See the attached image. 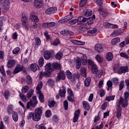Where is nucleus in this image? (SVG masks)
Returning <instances> with one entry per match:
<instances>
[{
    "label": "nucleus",
    "mask_w": 129,
    "mask_h": 129,
    "mask_svg": "<svg viewBox=\"0 0 129 129\" xmlns=\"http://www.w3.org/2000/svg\"><path fill=\"white\" fill-rule=\"evenodd\" d=\"M42 113H43L42 108H36L34 113H33V120L34 121H39V120H40L42 117Z\"/></svg>",
    "instance_id": "nucleus-1"
},
{
    "label": "nucleus",
    "mask_w": 129,
    "mask_h": 129,
    "mask_svg": "<svg viewBox=\"0 0 129 129\" xmlns=\"http://www.w3.org/2000/svg\"><path fill=\"white\" fill-rule=\"evenodd\" d=\"M128 97H129V92L127 91H126L124 93V99L122 97H120L119 100L117 101H120V100H122V107L123 108H125V107H127V105H128Z\"/></svg>",
    "instance_id": "nucleus-2"
},
{
    "label": "nucleus",
    "mask_w": 129,
    "mask_h": 129,
    "mask_svg": "<svg viewBox=\"0 0 129 129\" xmlns=\"http://www.w3.org/2000/svg\"><path fill=\"white\" fill-rule=\"evenodd\" d=\"M122 102V100H120V101H117L116 102V116L117 118L118 119H120L121 117V111H122V108H121V106H122V104L121 103ZM121 105V106H120Z\"/></svg>",
    "instance_id": "nucleus-3"
},
{
    "label": "nucleus",
    "mask_w": 129,
    "mask_h": 129,
    "mask_svg": "<svg viewBox=\"0 0 129 129\" xmlns=\"http://www.w3.org/2000/svg\"><path fill=\"white\" fill-rule=\"evenodd\" d=\"M38 104V101L37 100V96H33L32 97V100H30L29 102L27 103L26 108L29 109L31 108V106L32 107H35Z\"/></svg>",
    "instance_id": "nucleus-4"
},
{
    "label": "nucleus",
    "mask_w": 129,
    "mask_h": 129,
    "mask_svg": "<svg viewBox=\"0 0 129 129\" xmlns=\"http://www.w3.org/2000/svg\"><path fill=\"white\" fill-rule=\"evenodd\" d=\"M55 56V52L53 50H45L43 53V56L45 60H50Z\"/></svg>",
    "instance_id": "nucleus-5"
},
{
    "label": "nucleus",
    "mask_w": 129,
    "mask_h": 129,
    "mask_svg": "<svg viewBox=\"0 0 129 129\" xmlns=\"http://www.w3.org/2000/svg\"><path fill=\"white\" fill-rule=\"evenodd\" d=\"M66 75L69 80H71L72 82H74L77 79V75L76 74H73L69 70L66 71Z\"/></svg>",
    "instance_id": "nucleus-6"
},
{
    "label": "nucleus",
    "mask_w": 129,
    "mask_h": 129,
    "mask_svg": "<svg viewBox=\"0 0 129 129\" xmlns=\"http://www.w3.org/2000/svg\"><path fill=\"white\" fill-rule=\"evenodd\" d=\"M62 89H60L59 90L58 93L56 95V99H59L60 97H65V94H66V87H65L64 86H62Z\"/></svg>",
    "instance_id": "nucleus-7"
},
{
    "label": "nucleus",
    "mask_w": 129,
    "mask_h": 129,
    "mask_svg": "<svg viewBox=\"0 0 129 129\" xmlns=\"http://www.w3.org/2000/svg\"><path fill=\"white\" fill-rule=\"evenodd\" d=\"M128 72V67L127 66H122L120 67V69L118 72V74L121 75V74H125Z\"/></svg>",
    "instance_id": "nucleus-8"
},
{
    "label": "nucleus",
    "mask_w": 129,
    "mask_h": 129,
    "mask_svg": "<svg viewBox=\"0 0 129 129\" xmlns=\"http://www.w3.org/2000/svg\"><path fill=\"white\" fill-rule=\"evenodd\" d=\"M57 7H50L48 8L45 11V15H52V14H54L57 12Z\"/></svg>",
    "instance_id": "nucleus-9"
},
{
    "label": "nucleus",
    "mask_w": 129,
    "mask_h": 129,
    "mask_svg": "<svg viewBox=\"0 0 129 129\" xmlns=\"http://www.w3.org/2000/svg\"><path fill=\"white\" fill-rule=\"evenodd\" d=\"M66 79V76L65 75V72L64 71H60L57 74V80L60 81V80H65Z\"/></svg>",
    "instance_id": "nucleus-10"
},
{
    "label": "nucleus",
    "mask_w": 129,
    "mask_h": 129,
    "mask_svg": "<svg viewBox=\"0 0 129 129\" xmlns=\"http://www.w3.org/2000/svg\"><path fill=\"white\" fill-rule=\"evenodd\" d=\"M30 19L31 21H32V22H34V23H38L40 21L39 17L36 16L35 12H32L30 14Z\"/></svg>",
    "instance_id": "nucleus-11"
},
{
    "label": "nucleus",
    "mask_w": 129,
    "mask_h": 129,
    "mask_svg": "<svg viewBox=\"0 0 129 129\" xmlns=\"http://www.w3.org/2000/svg\"><path fill=\"white\" fill-rule=\"evenodd\" d=\"M74 118L73 119V122L75 123V122H77L78 121V119L79 118V115H80V110L78 109L76 110L74 114Z\"/></svg>",
    "instance_id": "nucleus-12"
},
{
    "label": "nucleus",
    "mask_w": 129,
    "mask_h": 129,
    "mask_svg": "<svg viewBox=\"0 0 129 129\" xmlns=\"http://www.w3.org/2000/svg\"><path fill=\"white\" fill-rule=\"evenodd\" d=\"M24 69V66H21L20 64H18L13 72V74H18L19 72H21Z\"/></svg>",
    "instance_id": "nucleus-13"
},
{
    "label": "nucleus",
    "mask_w": 129,
    "mask_h": 129,
    "mask_svg": "<svg viewBox=\"0 0 129 129\" xmlns=\"http://www.w3.org/2000/svg\"><path fill=\"white\" fill-rule=\"evenodd\" d=\"M30 70L32 71V72H36L37 70H40V67H39V65L38 64L34 63H32L30 65Z\"/></svg>",
    "instance_id": "nucleus-14"
},
{
    "label": "nucleus",
    "mask_w": 129,
    "mask_h": 129,
    "mask_svg": "<svg viewBox=\"0 0 129 129\" xmlns=\"http://www.w3.org/2000/svg\"><path fill=\"white\" fill-rule=\"evenodd\" d=\"M78 22V25H82L83 23H85V22H87L88 21V18L85 17L84 16H81L78 17L77 19Z\"/></svg>",
    "instance_id": "nucleus-15"
},
{
    "label": "nucleus",
    "mask_w": 129,
    "mask_h": 129,
    "mask_svg": "<svg viewBox=\"0 0 129 129\" xmlns=\"http://www.w3.org/2000/svg\"><path fill=\"white\" fill-rule=\"evenodd\" d=\"M52 75V73L49 71H46V72L43 73L41 72L40 73L39 77L40 78H43V77H50Z\"/></svg>",
    "instance_id": "nucleus-16"
},
{
    "label": "nucleus",
    "mask_w": 129,
    "mask_h": 129,
    "mask_svg": "<svg viewBox=\"0 0 129 129\" xmlns=\"http://www.w3.org/2000/svg\"><path fill=\"white\" fill-rule=\"evenodd\" d=\"M10 0H5L3 4L2 8L5 11H8L10 9Z\"/></svg>",
    "instance_id": "nucleus-17"
},
{
    "label": "nucleus",
    "mask_w": 129,
    "mask_h": 129,
    "mask_svg": "<svg viewBox=\"0 0 129 129\" xmlns=\"http://www.w3.org/2000/svg\"><path fill=\"white\" fill-rule=\"evenodd\" d=\"M7 112L9 115L13 114L14 112H15L14 111V105H13V104H10L8 106L7 108Z\"/></svg>",
    "instance_id": "nucleus-18"
},
{
    "label": "nucleus",
    "mask_w": 129,
    "mask_h": 129,
    "mask_svg": "<svg viewBox=\"0 0 129 129\" xmlns=\"http://www.w3.org/2000/svg\"><path fill=\"white\" fill-rule=\"evenodd\" d=\"M43 5V2L42 1L35 0L34 2V6L36 9H40L42 8Z\"/></svg>",
    "instance_id": "nucleus-19"
},
{
    "label": "nucleus",
    "mask_w": 129,
    "mask_h": 129,
    "mask_svg": "<svg viewBox=\"0 0 129 129\" xmlns=\"http://www.w3.org/2000/svg\"><path fill=\"white\" fill-rule=\"evenodd\" d=\"M95 50L98 53H102L103 52V47H102V45L100 44H97L95 46Z\"/></svg>",
    "instance_id": "nucleus-20"
},
{
    "label": "nucleus",
    "mask_w": 129,
    "mask_h": 129,
    "mask_svg": "<svg viewBox=\"0 0 129 129\" xmlns=\"http://www.w3.org/2000/svg\"><path fill=\"white\" fill-rule=\"evenodd\" d=\"M82 106L85 110H87V111L90 110V105L88 102L86 101H83Z\"/></svg>",
    "instance_id": "nucleus-21"
},
{
    "label": "nucleus",
    "mask_w": 129,
    "mask_h": 129,
    "mask_svg": "<svg viewBox=\"0 0 129 129\" xmlns=\"http://www.w3.org/2000/svg\"><path fill=\"white\" fill-rule=\"evenodd\" d=\"M21 21L22 22V25L27 29V23H28V17L26 15H22L21 18Z\"/></svg>",
    "instance_id": "nucleus-22"
},
{
    "label": "nucleus",
    "mask_w": 129,
    "mask_h": 129,
    "mask_svg": "<svg viewBox=\"0 0 129 129\" xmlns=\"http://www.w3.org/2000/svg\"><path fill=\"white\" fill-rule=\"evenodd\" d=\"M51 67L52 68V71H54V70H60L61 69V65L57 62L51 63Z\"/></svg>",
    "instance_id": "nucleus-23"
},
{
    "label": "nucleus",
    "mask_w": 129,
    "mask_h": 129,
    "mask_svg": "<svg viewBox=\"0 0 129 129\" xmlns=\"http://www.w3.org/2000/svg\"><path fill=\"white\" fill-rule=\"evenodd\" d=\"M123 32H124V30L121 28H120V29L114 30L112 32V35H113V36H118V35H120V34H122Z\"/></svg>",
    "instance_id": "nucleus-24"
},
{
    "label": "nucleus",
    "mask_w": 129,
    "mask_h": 129,
    "mask_svg": "<svg viewBox=\"0 0 129 129\" xmlns=\"http://www.w3.org/2000/svg\"><path fill=\"white\" fill-rule=\"evenodd\" d=\"M15 65H16V60L14 59L9 60L7 63L8 68H13Z\"/></svg>",
    "instance_id": "nucleus-25"
},
{
    "label": "nucleus",
    "mask_w": 129,
    "mask_h": 129,
    "mask_svg": "<svg viewBox=\"0 0 129 129\" xmlns=\"http://www.w3.org/2000/svg\"><path fill=\"white\" fill-rule=\"evenodd\" d=\"M113 59V54L111 52H109L106 53V60L107 61H112Z\"/></svg>",
    "instance_id": "nucleus-26"
},
{
    "label": "nucleus",
    "mask_w": 129,
    "mask_h": 129,
    "mask_svg": "<svg viewBox=\"0 0 129 129\" xmlns=\"http://www.w3.org/2000/svg\"><path fill=\"white\" fill-rule=\"evenodd\" d=\"M3 96H4L5 99L6 100H9V98H10V96H11V92L10 90H5L3 93Z\"/></svg>",
    "instance_id": "nucleus-27"
},
{
    "label": "nucleus",
    "mask_w": 129,
    "mask_h": 129,
    "mask_svg": "<svg viewBox=\"0 0 129 129\" xmlns=\"http://www.w3.org/2000/svg\"><path fill=\"white\" fill-rule=\"evenodd\" d=\"M72 19H73V15H68L64 17V18L61 21V23L62 24L64 23H67V22L70 21V20H72Z\"/></svg>",
    "instance_id": "nucleus-28"
},
{
    "label": "nucleus",
    "mask_w": 129,
    "mask_h": 129,
    "mask_svg": "<svg viewBox=\"0 0 129 129\" xmlns=\"http://www.w3.org/2000/svg\"><path fill=\"white\" fill-rule=\"evenodd\" d=\"M60 33L63 36H71V35H73V32L67 30L60 31Z\"/></svg>",
    "instance_id": "nucleus-29"
},
{
    "label": "nucleus",
    "mask_w": 129,
    "mask_h": 129,
    "mask_svg": "<svg viewBox=\"0 0 129 129\" xmlns=\"http://www.w3.org/2000/svg\"><path fill=\"white\" fill-rule=\"evenodd\" d=\"M35 48H39L40 45H41V39L39 37H36L35 39Z\"/></svg>",
    "instance_id": "nucleus-30"
},
{
    "label": "nucleus",
    "mask_w": 129,
    "mask_h": 129,
    "mask_svg": "<svg viewBox=\"0 0 129 129\" xmlns=\"http://www.w3.org/2000/svg\"><path fill=\"white\" fill-rule=\"evenodd\" d=\"M55 101H54V99L50 98H49L48 100V106L50 108H52V107H54L55 106Z\"/></svg>",
    "instance_id": "nucleus-31"
},
{
    "label": "nucleus",
    "mask_w": 129,
    "mask_h": 129,
    "mask_svg": "<svg viewBox=\"0 0 129 129\" xmlns=\"http://www.w3.org/2000/svg\"><path fill=\"white\" fill-rule=\"evenodd\" d=\"M81 75L83 77H86L87 76V74L86 72V69L85 67H82L80 69Z\"/></svg>",
    "instance_id": "nucleus-32"
},
{
    "label": "nucleus",
    "mask_w": 129,
    "mask_h": 129,
    "mask_svg": "<svg viewBox=\"0 0 129 129\" xmlns=\"http://www.w3.org/2000/svg\"><path fill=\"white\" fill-rule=\"evenodd\" d=\"M26 82L28 85H31L33 83V79H32V77L30 75L26 76Z\"/></svg>",
    "instance_id": "nucleus-33"
},
{
    "label": "nucleus",
    "mask_w": 129,
    "mask_h": 129,
    "mask_svg": "<svg viewBox=\"0 0 129 129\" xmlns=\"http://www.w3.org/2000/svg\"><path fill=\"white\" fill-rule=\"evenodd\" d=\"M90 82H91V78L90 77L86 78L84 82L85 86H86V87H89L90 85Z\"/></svg>",
    "instance_id": "nucleus-34"
},
{
    "label": "nucleus",
    "mask_w": 129,
    "mask_h": 129,
    "mask_svg": "<svg viewBox=\"0 0 129 129\" xmlns=\"http://www.w3.org/2000/svg\"><path fill=\"white\" fill-rule=\"evenodd\" d=\"M45 71H49V70H51V71H53V69L52 68V64L51 63L47 62L45 66Z\"/></svg>",
    "instance_id": "nucleus-35"
},
{
    "label": "nucleus",
    "mask_w": 129,
    "mask_h": 129,
    "mask_svg": "<svg viewBox=\"0 0 129 129\" xmlns=\"http://www.w3.org/2000/svg\"><path fill=\"white\" fill-rule=\"evenodd\" d=\"M91 71L93 74H97V72L98 71V68L97 67V65L95 64L91 67Z\"/></svg>",
    "instance_id": "nucleus-36"
},
{
    "label": "nucleus",
    "mask_w": 129,
    "mask_h": 129,
    "mask_svg": "<svg viewBox=\"0 0 129 129\" xmlns=\"http://www.w3.org/2000/svg\"><path fill=\"white\" fill-rule=\"evenodd\" d=\"M12 118L15 122H17L19 120V116H18V113L17 112H14L12 114Z\"/></svg>",
    "instance_id": "nucleus-37"
},
{
    "label": "nucleus",
    "mask_w": 129,
    "mask_h": 129,
    "mask_svg": "<svg viewBox=\"0 0 129 129\" xmlns=\"http://www.w3.org/2000/svg\"><path fill=\"white\" fill-rule=\"evenodd\" d=\"M95 59L97 60V62L98 63H101L102 62H103V57L101 56H100L99 54H97L95 56Z\"/></svg>",
    "instance_id": "nucleus-38"
},
{
    "label": "nucleus",
    "mask_w": 129,
    "mask_h": 129,
    "mask_svg": "<svg viewBox=\"0 0 129 129\" xmlns=\"http://www.w3.org/2000/svg\"><path fill=\"white\" fill-rule=\"evenodd\" d=\"M38 62L39 67H43V66H44V63H45V61L43 57L39 58Z\"/></svg>",
    "instance_id": "nucleus-39"
},
{
    "label": "nucleus",
    "mask_w": 129,
    "mask_h": 129,
    "mask_svg": "<svg viewBox=\"0 0 129 129\" xmlns=\"http://www.w3.org/2000/svg\"><path fill=\"white\" fill-rule=\"evenodd\" d=\"M63 58V53L61 52H57L55 55L56 60H61Z\"/></svg>",
    "instance_id": "nucleus-40"
},
{
    "label": "nucleus",
    "mask_w": 129,
    "mask_h": 129,
    "mask_svg": "<svg viewBox=\"0 0 129 129\" xmlns=\"http://www.w3.org/2000/svg\"><path fill=\"white\" fill-rule=\"evenodd\" d=\"M119 42H120V38L118 37L115 38L111 40L112 45H115L117 43H119Z\"/></svg>",
    "instance_id": "nucleus-41"
},
{
    "label": "nucleus",
    "mask_w": 129,
    "mask_h": 129,
    "mask_svg": "<svg viewBox=\"0 0 129 129\" xmlns=\"http://www.w3.org/2000/svg\"><path fill=\"white\" fill-rule=\"evenodd\" d=\"M94 23V20L93 18H88V20L87 21V23L85 24V26H87V25H93Z\"/></svg>",
    "instance_id": "nucleus-42"
},
{
    "label": "nucleus",
    "mask_w": 129,
    "mask_h": 129,
    "mask_svg": "<svg viewBox=\"0 0 129 129\" xmlns=\"http://www.w3.org/2000/svg\"><path fill=\"white\" fill-rule=\"evenodd\" d=\"M76 69H80L81 67V60L77 59L76 60Z\"/></svg>",
    "instance_id": "nucleus-43"
},
{
    "label": "nucleus",
    "mask_w": 129,
    "mask_h": 129,
    "mask_svg": "<svg viewBox=\"0 0 129 129\" xmlns=\"http://www.w3.org/2000/svg\"><path fill=\"white\" fill-rule=\"evenodd\" d=\"M82 60L83 61V65H86L87 64V56H86V55L83 54L82 56Z\"/></svg>",
    "instance_id": "nucleus-44"
},
{
    "label": "nucleus",
    "mask_w": 129,
    "mask_h": 129,
    "mask_svg": "<svg viewBox=\"0 0 129 129\" xmlns=\"http://www.w3.org/2000/svg\"><path fill=\"white\" fill-rule=\"evenodd\" d=\"M99 14L103 17H107L108 16V12H107V10H104L103 11L99 12Z\"/></svg>",
    "instance_id": "nucleus-45"
},
{
    "label": "nucleus",
    "mask_w": 129,
    "mask_h": 129,
    "mask_svg": "<svg viewBox=\"0 0 129 129\" xmlns=\"http://www.w3.org/2000/svg\"><path fill=\"white\" fill-rule=\"evenodd\" d=\"M29 87L28 86H24L21 90L22 93H26L29 91Z\"/></svg>",
    "instance_id": "nucleus-46"
},
{
    "label": "nucleus",
    "mask_w": 129,
    "mask_h": 129,
    "mask_svg": "<svg viewBox=\"0 0 129 129\" xmlns=\"http://www.w3.org/2000/svg\"><path fill=\"white\" fill-rule=\"evenodd\" d=\"M99 94L100 97H103L105 95V90L103 89H101L99 90Z\"/></svg>",
    "instance_id": "nucleus-47"
},
{
    "label": "nucleus",
    "mask_w": 129,
    "mask_h": 129,
    "mask_svg": "<svg viewBox=\"0 0 129 129\" xmlns=\"http://www.w3.org/2000/svg\"><path fill=\"white\" fill-rule=\"evenodd\" d=\"M19 96L23 102H27V97L24 94H20Z\"/></svg>",
    "instance_id": "nucleus-48"
},
{
    "label": "nucleus",
    "mask_w": 129,
    "mask_h": 129,
    "mask_svg": "<svg viewBox=\"0 0 129 129\" xmlns=\"http://www.w3.org/2000/svg\"><path fill=\"white\" fill-rule=\"evenodd\" d=\"M97 32V29L95 28H93L92 29L89 30L87 31V33L90 35H93V34H95Z\"/></svg>",
    "instance_id": "nucleus-49"
},
{
    "label": "nucleus",
    "mask_w": 129,
    "mask_h": 129,
    "mask_svg": "<svg viewBox=\"0 0 129 129\" xmlns=\"http://www.w3.org/2000/svg\"><path fill=\"white\" fill-rule=\"evenodd\" d=\"M42 87H43V82L41 81L39 83H38V85L36 88L37 91H40L41 89H42Z\"/></svg>",
    "instance_id": "nucleus-50"
},
{
    "label": "nucleus",
    "mask_w": 129,
    "mask_h": 129,
    "mask_svg": "<svg viewBox=\"0 0 129 129\" xmlns=\"http://www.w3.org/2000/svg\"><path fill=\"white\" fill-rule=\"evenodd\" d=\"M34 94V90L33 89H31L29 90V91L27 94L26 97L27 98H31L32 97V96Z\"/></svg>",
    "instance_id": "nucleus-51"
},
{
    "label": "nucleus",
    "mask_w": 129,
    "mask_h": 129,
    "mask_svg": "<svg viewBox=\"0 0 129 129\" xmlns=\"http://www.w3.org/2000/svg\"><path fill=\"white\" fill-rule=\"evenodd\" d=\"M120 69V68H119V66L118 64H115L113 68V71L115 73H117V74H118V71H119Z\"/></svg>",
    "instance_id": "nucleus-52"
},
{
    "label": "nucleus",
    "mask_w": 129,
    "mask_h": 129,
    "mask_svg": "<svg viewBox=\"0 0 129 129\" xmlns=\"http://www.w3.org/2000/svg\"><path fill=\"white\" fill-rule=\"evenodd\" d=\"M115 97V95L108 96L106 97L105 100H107V101H108L109 102V101H111L113 100Z\"/></svg>",
    "instance_id": "nucleus-53"
},
{
    "label": "nucleus",
    "mask_w": 129,
    "mask_h": 129,
    "mask_svg": "<svg viewBox=\"0 0 129 129\" xmlns=\"http://www.w3.org/2000/svg\"><path fill=\"white\" fill-rule=\"evenodd\" d=\"M38 98L40 102H41L42 103L44 102V95H43L42 93L40 92L39 93Z\"/></svg>",
    "instance_id": "nucleus-54"
},
{
    "label": "nucleus",
    "mask_w": 129,
    "mask_h": 129,
    "mask_svg": "<svg viewBox=\"0 0 129 129\" xmlns=\"http://www.w3.org/2000/svg\"><path fill=\"white\" fill-rule=\"evenodd\" d=\"M124 86V81H121L120 82V84L119 85V90L120 91H121V90H122V89H123Z\"/></svg>",
    "instance_id": "nucleus-55"
},
{
    "label": "nucleus",
    "mask_w": 129,
    "mask_h": 129,
    "mask_svg": "<svg viewBox=\"0 0 129 129\" xmlns=\"http://www.w3.org/2000/svg\"><path fill=\"white\" fill-rule=\"evenodd\" d=\"M102 74H103V71L101 70H98L97 74L95 75H98V78H101V76H102Z\"/></svg>",
    "instance_id": "nucleus-56"
},
{
    "label": "nucleus",
    "mask_w": 129,
    "mask_h": 129,
    "mask_svg": "<svg viewBox=\"0 0 129 129\" xmlns=\"http://www.w3.org/2000/svg\"><path fill=\"white\" fill-rule=\"evenodd\" d=\"M92 15V11L90 9H88L87 10L85 14V17H89Z\"/></svg>",
    "instance_id": "nucleus-57"
},
{
    "label": "nucleus",
    "mask_w": 129,
    "mask_h": 129,
    "mask_svg": "<svg viewBox=\"0 0 129 129\" xmlns=\"http://www.w3.org/2000/svg\"><path fill=\"white\" fill-rule=\"evenodd\" d=\"M103 26L106 29H109V28H110V27L112 26V24L109 23L108 22H105L103 24Z\"/></svg>",
    "instance_id": "nucleus-58"
},
{
    "label": "nucleus",
    "mask_w": 129,
    "mask_h": 129,
    "mask_svg": "<svg viewBox=\"0 0 129 129\" xmlns=\"http://www.w3.org/2000/svg\"><path fill=\"white\" fill-rule=\"evenodd\" d=\"M20 50H21L20 47H17L13 49V50L12 51V53L14 55H16V54H18V53H19V52H20Z\"/></svg>",
    "instance_id": "nucleus-59"
},
{
    "label": "nucleus",
    "mask_w": 129,
    "mask_h": 129,
    "mask_svg": "<svg viewBox=\"0 0 129 129\" xmlns=\"http://www.w3.org/2000/svg\"><path fill=\"white\" fill-rule=\"evenodd\" d=\"M0 72L3 76H6V72L5 71V68H4V66H2L0 67Z\"/></svg>",
    "instance_id": "nucleus-60"
},
{
    "label": "nucleus",
    "mask_w": 129,
    "mask_h": 129,
    "mask_svg": "<svg viewBox=\"0 0 129 129\" xmlns=\"http://www.w3.org/2000/svg\"><path fill=\"white\" fill-rule=\"evenodd\" d=\"M67 100L70 102H74L75 100L74 99V96H68Z\"/></svg>",
    "instance_id": "nucleus-61"
},
{
    "label": "nucleus",
    "mask_w": 129,
    "mask_h": 129,
    "mask_svg": "<svg viewBox=\"0 0 129 129\" xmlns=\"http://www.w3.org/2000/svg\"><path fill=\"white\" fill-rule=\"evenodd\" d=\"M45 117H51V116L52 115V112H51V110H48L45 112Z\"/></svg>",
    "instance_id": "nucleus-62"
},
{
    "label": "nucleus",
    "mask_w": 129,
    "mask_h": 129,
    "mask_svg": "<svg viewBox=\"0 0 129 129\" xmlns=\"http://www.w3.org/2000/svg\"><path fill=\"white\" fill-rule=\"evenodd\" d=\"M47 83L50 85V86H54V81L53 79H48L47 81Z\"/></svg>",
    "instance_id": "nucleus-63"
},
{
    "label": "nucleus",
    "mask_w": 129,
    "mask_h": 129,
    "mask_svg": "<svg viewBox=\"0 0 129 129\" xmlns=\"http://www.w3.org/2000/svg\"><path fill=\"white\" fill-rule=\"evenodd\" d=\"M38 129H47L45 123H41L38 125Z\"/></svg>",
    "instance_id": "nucleus-64"
}]
</instances>
